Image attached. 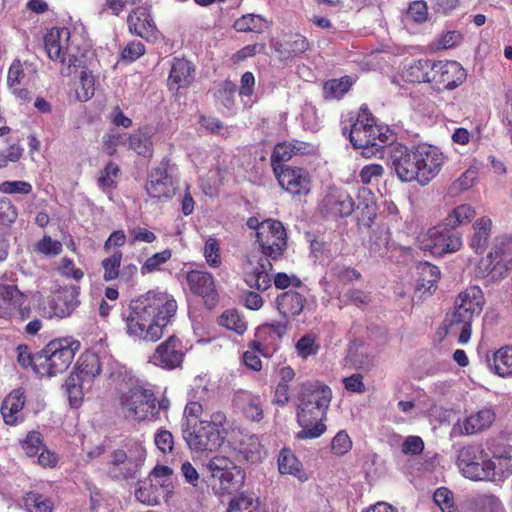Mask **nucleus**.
<instances>
[{
    "mask_svg": "<svg viewBox=\"0 0 512 512\" xmlns=\"http://www.w3.org/2000/svg\"><path fill=\"white\" fill-rule=\"evenodd\" d=\"M226 414L216 410L209 420L183 422L182 436L189 449L196 454L216 451L224 442Z\"/></svg>",
    "mask_w": 512,
    "mask_h": 512,
    "instance_id": "4",
    "label": "nucleus"
},
{
    "mask_svg": "<svg viewBox=\"0 0 512 512\" xmlns=\"http://www.w3.org/2000/svg\"><path fill=\"white\" fill-rule=\"evenodd\" d=\"M206 468L212 480V487L217 495L231 494L237 491L244 482L245 473L230 458L215 456Z\"/></svg>",
    "mask_w": 512,
    "mask_h": 512,
    "instance_id": "8",
    "label": "nucleus"
},
{
    "mask_svg": "<svg viewBox=\"0 0 512 512\" xmlns=\"http://www.w3.org/2000/svg\"><path fill=\"white\" fill-rule=\"evenodd\" d=\"M486 361L497 375L512 376V347L506 346L498 349L492 356L487 355Z\"/></svg>",
    "mask_w": 512,
    "mask_h": 512,
    "instance_id": "37",
    "label": "nucleus"
},
{
    "mask_svg": "<svg viewBox=\"0 0 512 512\" xmlns=\"http://www.w3.org/2000/svg\"><path fill=\"white\" fill-rule=\"evenodd\" d=\"M172 469L168 466H156L150 476V479L165 489L167 495L172 493L171 485Z\"/></svg>",
    "mask_w": 512,
    "mask_h": 512,
    "instance_id": "62",
    "label": "nucleus"
},
{
    "mask_svg": "<svg viewBox=\"0 0 512 512\" xmlns=\"http://www.w3.org/2000/svg\"><path fill=\"white\" fill-rule=\"evenodd\" d=\"M218 324L229 330L235 331L239 335H242L247 329L246 322L240 316L239 312L234 309L225 311L218 318Z\"/></svg>",
    "mask_w": 512,
    "mask_h": 512,
    "instance_id": "52",
    "label": "nucleus"
},
{
    "mask_svg": "<svg viewBox=\"0 0 512 512\" xmlns=\"http://www.w3.org/2000/svg\"><path fill=\"white\" fill-rule=\"evenodd\" d=\"M474 504L477 512H504L500 499L493 494L478 495Z\"/></svg>",
    "mask_w": 512,
    "mask_h": 512,
    "instance_id": "57",
    "label": "nucleus"
},
{
    "mask_svg": "<svg viewBox=\"0 0 512 512\" xmlns=\"http://www.w3.org/2000/svg\"><path fill=\"white\" fill-rule=\"evenodd\" d=\"M301 463L296 456L287 449H283L278 458V469L281 474H290L300 478Z\"/></svg>",
    "mask_w": 512,
    "mask_h": 512,
    "instance_id": "51",
    "label": "nucleus"
},
{
    "mask_svg": "<svg viewBox=\"0 0 512 512\" xmlns=\"http://www.w3.org/2000/svg\"><path fill=\"white\" fill-rule=\"evenodd\" d=\"M249 347L251 350H248L243 354V361L248 368L254 371H259L261 370L262 363L255 352L268 357L272 354L271 349L267 344L260 340L252 341Z\"/></svg>",
    "mask_w": 512,
    "mask_h": 512,
    "instance_id": "46",
    "label": "nucleus"
},
{
    "mask_svg": "<svg viewBox=\"0 0 512 512\" xmlns=\"http://www.w3.org/2000/svg\"><path fill=\"white\" fill-rule=\"evenodd\" d=\"M127 23L130 32L137 36L146 40L156 39L157 28L147 8L138 7L134 9L129 14Z\"/></svg>",
    "mask_w": 512,
    "mask_h": 512,
    "instance_id": "25",
    "label": "nucleus"
},
{
    "mask_svg": "<svg viewBox=\"0 0 512 512\" xmlns=\"http://www.w3.org/2000/svg\"><path fill=\"white\" fill-rule=\"evenodd\" d=\"M238 456L251 463L260 462L266 455L256 435H245L237 447Z\"/></svg>",
    "mask_w": 512,
    "mask_h": 512,
    "instance_id": "36",
    "label": "nucleus"
},
{
    "mask_svg": "<svg viewBox=\"0 0 512 512\" xmlns=\"http://www.w3.org/2000/svg\"><path fill=\"white\" fill-rule=\"evenodd\" d=\"M479 316L454 303V310L446 315L445 323L450 333H458V343L463 345L469 342L472 323Z\"/></svg>",
    "mask_w": 512,
    "mask_h": 512,
    "instance_id": "23",
    "label": "nucleus"
},
{
    "mask_svg": "<svg viewBox=\"0 0 512 512\" xmlns=\"http://www.w3.org/2000/svg\"><path fill=\"white\" fill-rule=\"evenodd\" d=\"M120 408L128 420L141 422L158 419L154 392L141 386H134L121 395Z\"/></svg>",
    "mask_w": 512,
    "mask_h": 512,
    "instance_id": "7",
    "label": "nucleus"
},
{
    "mask_svg": "<svg viewBox=\"0 0 512 512\" xmlns=\"http://www.w3.org/2000/svg\"><path fill=\"white\" fill-rule=\"evenodd\" d=\"M84 380L74 374H71L64 382L63 389L68 397L71 407L77 408L80 406L83 399L82 382Z\"/></svg>",
    "mask_w": 512,
    "mask_h": 512,
    "instance_id": "47",
    "label": "nucleus"
},
{
    "mask_svg": "<svg viewBox=\"0 0 512 512\" xmlns=\"http://www.w3.org/2000/svg\"><path fill=\"white\" fill-rule=\"evenodd\" d=\"M184 358L183 345L180 339L170 336L157 346L151 361L164 369H174L181 365Z\"/></svg>",
    "mask_w": 512,
    "mask_h": 512,
    "instance_id": "20",
    "label": "nucleus"
},
{
    "mask_svg": "<svg viewBox=\"0 0 512 512\" xmlns=\"http://www.w3.org/2000/svg\"><path fill=\"white\" fill-rule=\"evenodd\" d=\"M154 133L155 129L150 126H144L135 130L128 137L129 148L140 156L151 158L154 151L152 140Z\"/></svg>",
    "mask_w": 512,
    "mask_h": 512,
    "instance_id": "33",
    "label": "nucleus"
},
{
    "mask_svg": "<svg viewBox=\"0 0 512 512\" xmlns=\"http://www.w3.org/2000/svg\"><path fill=\"white\" fill-rule=\"evenodd\" d=\"M287 321H279L275 323H268L260 326L257 330V338L267 344L271 352L277 349V341L287 333Z\"/></svg>",
    "mask_w": 512,
    "mask_h": 512,
    "instance_id": "38",
    "label": "nucleus"
},
{
    "mask_svg": "<svg viewBox=\"0 0 512 512\" xmlns=\"http://www.w3.org/2000/svg\"><path fill=\"white\" fill-rule=\"evenodd\" d=\"M121 260L122 252L118 250L102 260L101 265L104 270L103 279L105 281H112L120 276Z\"/></svg>",
    "mask_w": 512,
    "mask_h": 512,
    "instance_id": "55",
    "label": "nucleus"
},
{
    "mask_svg": "<svg viewBox=\"0 0 512 512\" xmlns=\"http://www.w3.org/2000/svg\"><path fill=\"white\" fill-rule=\"evenodd\" d=\"M461 246L460 234L444 225L429 229L421 242V248L432 254L456 252Z\"/></svg>",
    "mask_w": 512,
    "mask_h": 512,
    "instance_id": "14",
    "label": "nucleus"
},
{
    "mask_svg": "<svg viewBox=\"0 0 512 512\" xmlns=\"http://www.w3.org/2000/svg\"><path fill=\"white\" fill-rule=\"evenodd\" d=\"M195 66L183 58H174L168 77V87L170 90L189 87L194 81Z\"/></svg>",
    "mask_w": 512,
    "mask_h": 512,
    "instance_id": "27",
    "label": "nucleus"
},
{
    "mask_svg": "<svg viewBox=\"0 0 512 512\" xmlns=\"http://www.w3.org/2000/svg\"><path fill=\"white\" fill-rule=\"evenodd\" d=\"M332 397L331 389L319 383H303L297 410V422L302 430L297 433L298 439L320 437L326 430L322 423Z\"/></svg>",
    "mask_w": 512,
    "mask_h": 512,
    "instance_id": "3",
    "label": "nucleus"
},
{
    "mask_svg": "<svg viewBox=\"0 0 512 512\" xmlns=\"http://www.w3.org/2000/svg\"><path fill=\"white\" fill-rule=\"evenodd\" d=\"M146 191L152 198H170L175 192V183L168 174L167 163L162 162L149 174Z\"/></svg>",
    "mask_w": 512,
    "mask_h": 512,
    "instance_id": "24",
    "label": "nucleus"
},
{
    "mask_svg": "<svg viewBox=\"0 0 512 512\" xmlns=\"http://www.w3.org/2000/svg\"><path fill=\"white\" fill-rule=\"evenodd\" d=\"M390 138L389 129L377 125L368 108L361 107L349 132V139L353 147L362 149V154L365 157H371L379 152L390 141Z\"/></svg>",
    "mask_w": 512,
    "mask_h": 512,
    "instance_id": "5",
    "label": "nucleus"
},
{
    "mask_svg": "<svg viewBox=\"0 0 512 512\" xmlns=\"http://www.w3.org/2000/svg\"><path fill=\"white\" fill-rule=\"evenodd\" d=\"M280 186L293 195H306L311 189L309 173L303 168L274 166Z\"/></svg>",
    "mask_w": 512,
    "mask_h": 512,
    "instance_id": "18",
    "label": "nucleus"
},
{
    "mask_svg": "<svg viewBox=\"0 0 512 512\" xmlns=\"http://www.w3.org/2000/svg\"><path fill=\"white\" fill-rule=\"evenodd\" d=\"M259 506L258 499L240 494L230 501L227 512H259Z\"/></svg>",
    "mask_w": 512,
    "mask_h": 512,
    "instance_id": "54",
    "label": "nucleus"
},
{
    "mask_svg": "<svg viewBox=\"0 0 512 512\" xmlns=\"http://www.w3.org/2000/svg\"><path fill=\"white\" fill-rule=\"evenodd\" d=\"M389 163L402 182L416 181L420 184V168L416 156V146L411 148L396 144L389 148Z\"/></svg>",
    "mask_w": 512,
    "mask_h": 512,
    "instance_id": "12",
    "label": "nucleus"
},
{
    "mask_svg": "<svg viewBox=\"0 0 512 512\" xmlns=\"http://www.w3.org/2000/svg\"><path fill=\"white\" fill-rule=\"evenodd\" d=\"M416 156L420 168V185L425 186L439 174L445 156L437 147L428 144L416 145Z\"/></svg>",
    "mask_w": 512,
    "mask_h": 512,
    "instance_id": "17",
    "label": "nucleus"
},
{
    "mask_svg": "<svg viewBox=\"0 0 512 512\" xmlns=\"http://www.w3.org/2000/svg\"><path fill=\"white\" fill-rule=\"evenodd\" d=\"M495 420V412L491 408H482L466 417L461 425V433L474 435L488 429Z\"/></svg>",
    "mask_w": 512,
    "mask_h": 512,
    "instance_id": "31",
    "label": "nucleus"
},
{
    "mask_svg": "<svg viewBox=\"0 0 512 512\" xmlns=\"http://www.w3.org/2000/svg\"><path fill=\"white\" fill-rule=\"evenodd\" d=\"M119 172V166L114 162H109L100 172V176L98 177L99 187L103 191L111 189L116 183Z\"/></svg>",
    "mask_w": 512,
    "mask_h": 512,
    "instance_id": "60",
    "label": "nucleus"
},
{
    "mask_svg": "<svg viewBox=\"0 0 512 512\" xmlns=\"http://www.w3.org/2000/svg\"><path fill=\"white\" fill-rule=\"evenodd\" d=\"M136 499L148 506H155L160 503L161 497L168 498L170 495H167L164 488H161L160 485L151 479L149 481H145L139 484V487L135 491Z\"/></svg>",
    "mask_w": 512,
    "mask_h": 512,
    "instance_id": "39",
    "label": "nucleus"
},
{
    "mask_svg": "<svg viewBox=\"0 0 512 512\" xmlns=\"http://www.w3.org/2000/svg\"><path fill=\"white\" fill-rule=\"evenodd\" d=\"M484 295L478 286H470L462 291L456 298L455 304L480 315L484 305Z\"/></svg>",
    "mask_w": 512,
    "mask_h": 512,
    "instance_id": "40",
    "label": "nucleus"
},
{
    "mask_svg": "<svg viewBox=\"0 0 512 512\" xmlns=\"http://www.w3.org/2000/svg\"><path fill=\"white\" fill-rule=\"evenodd\" d=\"M212 412L206 402L200 400L189 401L184 408L183 416L185 420L183 422L202 420L201 417L204 413L210 415Z\"/></svg>",
    "mask_w": 512,
    "mask_h": 512,
    "instance_id": "59",
    "label": "nucleus"
},
{
    "mask_svg": "<svg viewBox=\"0 0 512 512\" xmlns=\"http://www.w3.org/2000/svg\"><path fill=\"white\" fill-rule=\"evenodd\" d=\"M309 47L310 43L306 37L294 34L280 44L278 51L284 59H288L304 53Z\"/></svg>",
    "mask_w": 512,
    "mask_h": 512,
    "instance_id": "44",
    "label": "nucleus"
},
{
    "mask_svg": "<svg viewBox=\"0 0 512 512\" xmlns=\"http://www.w3.org/2000/svg\"><path fill=\"white\" fill-rule=\"evenodd\" d=\"M487 455L480 444L460 448L456 464L462 476L472 481H484Z\"/></svg>",
    "mask_w": 512,
    "mask_h": 512,
    "instance_id": "13",
    "label": "nucleus"
},
{
    "mask_svg": "<svg viewBox=\"0 0 512 512\" xmlns=\"http://www.w3.org/2000/svg\"><path fill=\"white\" fill-rule=\"evenodd\" d=\"M315 151V146L308 142L293 140L290 142H282L275 145L271 162L273 167L279 166L283 162L291 160L293 156L308 155Z\"/></svg>",
    "mask_w": 512,
    "mask_h": 512,
    "instance_id": "26",
    "label": "nucleus"
},
{
    "mask_svg": "<svg viewBox=\"0 0 512 512\" xmlns=\"http://www.w3.org/2000/svg\"><path fill=\"white\" fill-rule=\"evenodd\" d=\"M235 93L236 85L231 81H225L215 92V97L220 104L230 109L234 105Z\"/></svg>",
    "mask_w": 512,
    "mask_h": 512,
    "instance_id": "61",
    "label": "nucleus"
},
{
    "mask_svg": "<svg viewBox=\"0 0 512 512\" xmlns=\"http://www.w3.org/2000/svg\"><path fill=\"white\" fill-rule=\"evenodd\" d=\"M177 302L171 294L150 290L131 301L129 313L123 318L126 334L135 341L156 342L177 312Z\"/></svg>",
    "mask_w": 512,
    "mask_h": 512,
    "instance_id": "1",
    "label": "nucleus"
},
{
    "mask_svg": "<svg viewBox=\"0 0 512 512\" xmlns=\"http://www.w3.org/2000/svg\"><path fill=\"white\" fill-rule=\"evenodd\" d=\"M434 62L428 59H419L409 64L402 72V77L410 83L432 81Z\"/></svg>",
    "mask_w": 512,
    "mask_h": 512,
    "instance_id": "35",
    "label": "nucleus"
},
{
    "mask_svg": "<svg viewBox=\"0 0 512 512\" xmlns=\"http://www.w3.org/2000/svg\"><path fill=\"white\" fill-rule=\"evenodd\" d=\"M347 360L355 369L368 370L373 365L372 357L366 352L350 348Z\"/></svg>",
    "mask_w": 512,
    "mask_h": 512,
    "instance_id": "63",
    "label": "nucleus"
},
{
    "mask_svg": "<svg viewBox=\"0 0 512 512\" xmlns=\"http://www.w3.org/2000/svg\"><path fill=\"white\" fill-rule=\"evenodd\" d=\"M466 79L464 68L456 61L434 62L432 81L437 88L452 90Z\"/></svg>",
    "mask_w": 512,
    "mask_h": 512,
    "instance_id": "19",
    "label": "nucleus"
},
{
    "mask_svg": "<svg viewBox=\"0 0 512 512\" xmlns=\"http://www.w3.org/2000/svg\"><path fill=\"white\" fill-rule=\"evenodd\" d=\"M328 212L334 216L347 217L354 211V201L348 192L335 190L324 199Z\"/></svg>",
    "mask_w": 512,
    "mask_h": 512,
    "instance_id": "32",
    "label": "nucleus"
},
{
    "mask_svg": "<svg viewBox=\"0 0 512 512\" xmlns=\"http://www.w3.org/2000/svg\"><path fill=\"white\" fill-rule=\"evenodd\" d=\"M171 256V250L165 249L148 257L141 266L140 271L142 275L150 274L159 270L161 265L166 263L171 258Z\"/></svg>",
    "mask_w": 512,
    "mask_h": 512,
    "instance_id": "58",
    "label": "nucleus"
},
{
    "mask_svg": "<svg viewBox=\"0 0 512 512\" xmlns=\"http://www.w3.org/2000/svg\"><path fill=\"white\" fill-rule=\"evenodd\" d=\"M79 287L72 285L60 291L53 300L52 315L64 318L69 316L78 306Z\"/></svg>",
    "mask_w": 512,
    "mask_h": 512,
    "instance_id": "30",
    "label": "nucleus"
},
{
    "mask_svg": "<svg viewBox=\"0 0 512 512\" xmlns=\"http://www.w3.org/2000/svg\"><path fill=\"white\" fill-rule=\"evenodd\" d=\"M26 512H54V502L51 498L38 492L30 491L23 498Z\"/></svg>",
    "mask_w": 512,
    "mask_h": 512,
    "instance_id": "45",
    "label": "nucleus"
},
{
    "mask_svg": "<svg viewBox=\"0 0 512 512\" xmlns=\"http://www.w3.org/2000/svg\"><path fill=\"white\" fill-rule=\"evenodd\" d=\"M512 475V446L498 445L487 455L484 481L502 483Z\"/></svg>",
    "mask_w": 512,
    "mask_h": 512,
    "instance_id": "15",
    "label": "nucleus"
},
{
    "mask_svg": "<svg viewBox=\"0 0 512 512\" xmlns=\"http://www.w3.org/2000/svg\"><path fill=\"white\" fill-rule=\"evenodd\" d=\"M25 405V395L21 389L13 390L4 399L1 406L3 420L8 425H15L22 421L21 411Z\"/></svg>",
    "mask_w": 512,
    "mask_h": 512,
    "instance_id": "29",
    "label": "nucleus"
},
{
    "mask_svg": "<svg viewBox=\"0 0 512 512\" xmlns=\"http://www.w3.org/2000/svg\"><path fill=\"white\" fill-rule=\"evenodd\" d=\"M37 75V66L33 62L15 59L8 69L7 85L27 86L36 80Z\"/></svg>",
    "mask_w": 512,
    "mask_h": 512,
    "instance_id": "28",
    "label": "nucleus"
},
{
    "mask_svg": "<svg viewBox=\"0 0 512 512\" xmlns=\"http://www.w3.org/2000/svg\"><path fill=\"white\" fill-rule=\"evenodd\" d=\"M512 266V238L500 237L496 239L494 247L480 262L479 269L483 275L498 280Z\"/></svg>",
    "mask_w": 512,
    "mask_h": 512,
    "instance_id": "11",
    "label": "nucleus"
},
{
    "mask_svg": "<svg viewBox=\"0 0 512 512\" xmlns=\"http://www.w3.org/2000/svg\"><path fill=\"white\" fill-rule=\"evenodd\" d=\"M479 316L454 303V310L446 315L445 323L450 333H458V343L463 345L469 342L472 323Z\"/></svg>",
    "mask_w": 512,
    "mask_h": 512,
    "instance_id": "22",
    "label": "nucleus"
},
{
    "mask_svg": "<svg viewBox=\"0 0 512 512\" xmlns=\"http://www.w3.org/2000/svg\"><path fill=\"white\" fill-rule=\"evenodd\" d=\"M186 282L190 291L202 297L205 303L213 307L216 304L217 292L214 277L204 271L191 270L186 273Z\"/></svg>",
    "mask_w": 512,
    "mask_h": 512,
    "instance_id": "21",
    "label": "nucleus"
},
{
    "mask_svg": "<svg viewBox=\"0 0 512 512\" xmlns=\"http://www.w3.org/2000/svg\"><path fill=\"white\" fill-rule=\"evenodd\" d=\"M79 67L76 68V70ZM81 72H80V80L79 85L76 87V97L81 102L88 101L93 95L95 91V80L92 73L85 68L82 64Z\"/></svg>",
    "mask_w": 512,
    "mask_h": 512,
    "instance_id": "48",
    "label": "nucleus"
},
{
    "mask_svg": "<svg viewBox=\"0 0 512 512\" xmlns=\"http://www.w3.org/2000/svg\"><path fill=\"white\" fill-rule=\"evenodd\" d=\"M79 348L78 341L54 339L34 356V370L42 376L63 373L71 365Z\"/></svg>",
    "mask_w": 512,
    "mask_h": 512,
    "instance_id": "6",
    "label": "nucleus"
},
{
    "mask_svg": "<svg viewBox=\"0 0 512 512\" xmlns=\"http://www.w3.org/2000/svg\"><path fill=\"white\" fill-rule=\"evenodd\" d=\"M261 252L265 258L254 264L248 261L244 266V281L252 289L264 291L271 285L268 271L272 269L269 259L281 257L287 248V233L283 224L275 219H266L256 234Z\"/></svg>",
    "mask_w": 512,
    "mask_h": 512,
    "instance_id": "2",
    "label": "nucleus"
},
{
    "mask_svg": "<svg viewBox=\"0 0 512 512\" xmlns=\"http://www.w3.org/2000/svg\"><path fill=\"white\" fill-rule=\"evenodd\" d=\"M265 27L266 21L261 16L255 14L244 15L234 23V28L238 32L260 33Z\"/></svg>",
    "mask_w": 512,
    "mask_h": 512,
    "instance_id": "53",
    "label": "nucleus"
},
{
    "mask_svg": "<svg viewBox=\"0 0 512 512\" xmlns=\"http://www.w3.org/2000/svg\"><path fill=\"white\" fill-rule=\"evenodd\" d=\"M101 370L100 359L97 354L85 352L81 354L76 363V373L74 375L83 380L90 381L99 375Z\"/></svg>",
    "mask_w": 512,
    "mask_h": 512,
    "instance_id": "41",
    "label": "nucleus"
},
{
    "mask_svg": "<svg viewBox=\"0 0 512 512\" xmlns=\"http://www.w3.org/2000/svg\"><path fill=\"white\" fill-rule=\"evenodd\" d=\"M35 250L46 256H56L62 252V244L58 240H53L50 236H44L35 245Z\"/></svg>",
    "mask_w": 512,
    "mask_h": 512,
    "instance_id": "64",
    "label": "nucleus"
},
{
    "mask_svg": "<svg viewBox=\"0 0 512 512\" xmlns=\"http://www.w3.org/2000/svg\"><path fill=\"white\" fill-rule=\"evenodd\" d=\"M492 220L489 217H481L473 224L474 235L471 240V247L476 253H483L488 245L491 235Z\"/></svg>",
    "mask_w": 512,
    "mask_h": 512,
    "instance_id": "42",
    "label": "nucleus"
},
{
    "mask_svg": "<svg viewBox=\"0 0 512 512\" xmlns=\"http://www.w3.org/2000/svg\"><path fill=\"white\" fill-rule=\"evenodd\" d=\"M306 303L305 297L297 291L289 290L276 299L277 309L284 318L298 316Z\"/></svg>",
    "mask_w": 512,
    "mask_h": 512,
    "instance_id": "34",
    "label": "nucleus"
},
{
    "mask_svg": "<svg viewBox=\"0 0 512 512\" xmlns=\"http://www.w3.org/2000/svg\"><path fill=\"white\" fill-rule=\"evenodd\" d=\"M69 40L70 32L67 28H53L44 38L48 57L64 65L61 69V74L64 76L76 73V68L82 66V59L71 53Z\"/></svg>",
    "mask_w": 512,
    "mask_h": 512,
    "instance_id": "9",
    "label": "nucleus"
},
{
    "mask_svg": "<svg viewBox=\"0 0 512 512\" xmlns=\"http://www.w3.org/2000/svg\"><path fill=\"white\" fill-rule=\"evenodd\" d=\"M21 448L28 457H35L45 447L43 437L38 431H30L20 442Z\"/></svg>",
    "mask_w": 512,
    "mask_h": 512,
    "instance_id": "56",
    "label": "nucleus"
},
{
    "mask_svg": "<svg viewBox=\"0 0 512 512\" xmlns=\"http://www.w3.org/2000/svg\"><path fill=\"white\" fill-rule=\"evenodd\" d=\"M25 295L15 285L0 283V317L11 319L18 318L20 321L30 316V307L24 305Z\"/></svg>",
    "mask_w": 512,
    "mask_h": 512,
    "instance_id": "16",
    "label": "nucleus"
},
{
    "mask_svg": "<svg viewBox=\"0 0 512 512\" xmlns=\"http://www.w3.org/2000/svg\"><path fill=\"white\" fill-rule=\"evenodd\" d=\"M146 459V449L138 442L132 443L127 450L116 449L111 454L110 473L115 478H135Z\"/></svg>",
    "mask_w": 512,
    "mask_h": 512,
    "instance_id": "10",
    "label": "nucleus"
},
{
    "mask_svg": "<svg viewBox=\"0 0 512 512\" xmlns=\"http://www.w3.org/2000/svg\"><path fill=\"white\" fill-rule=\"evenodd\" d=\"M352 85L350 77L345 76L340 79L327 81L323 86V95L327 100L340 99L348 92Z\"/></svg>",
    "mask_w": 512,
    "mask_h": 512,
    "instance_id": "50",
    "label": "nucleus"
},
{
    "mask_svg": "<svg viewBox=\"0 0 512 512\" xmlns=\"http://www.w3.org/2000/svg\"><path fill=\"white\" fill-rule=\"evenodd\" d=\"M420 278L418 280V288L424 291H431L440 278V270L437 266L424 262L418 267Z\"/></svg>",
    "mask_w": 512,
    "mask_h": 512,
    "instance_id": "49",
    "label": "nucleus"
},
{
    "mask_svg": "<svg viewBox=\"0 0 512 512\" xmlns=\"http://www.w3.org/2000/svg\"><path fill=\"white\" fill-rule=\"evenodd\" d=\"M476 211L470 204H461L449 212L444 219V226L455 229L466 225L475 217Z\"/></svg>",
    "mask_w": 512,
    "mask_h": 512,
    "instance_id": "43",
    "label": "nucleus"
}]
</instances>
